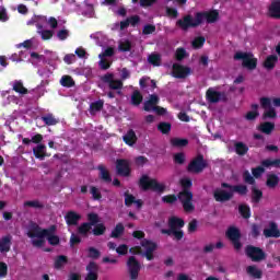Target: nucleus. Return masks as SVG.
Listing matches in <instances>:
<instances>
[{
    "label": "nucleus",
    "mask_w": 280,
    "mask_h": 280,
    "mask_svg": "<svg viewBox=\"0 0 280 280\" xmlns=\"http://www.w3.org/2000/svg\"><path fill=\"white\" fill-rule=\"evenodd\" d=\"M67 264H69V258L65 255H59L55 259L54 268L55 270H62Z\"/></svg>",
    "instance_id": "obj_33"
},
{
    "label": "nucleus",
    "mask_w": 280,
    "mask_h": 280,
    "mask_svg": "<svg viewBox=\"0 0 280 280\" xmlns=\"http://www.w3.org/2000/svg\"><path fill=\"white\" fill-rule=\"evenodd\" d=\"M142 102H143V95L141 94V92L138 90L133 91V93L131 94L132 106H140Z\"/></svg>",
    "instance_id": "obj_42"
},
{
    "label": "nucleus",
    "mask_w": 280,
    "mask_h": 280,
    "mask_svg": "<svg viewBox=\"0 0 280 280\" xmlns=\"http://www.w3.org/2000/svg\"><path fill=\"white\" fill-rule=\"evenodd\" d=\"M259 103H260V108L265 110L262 114V119H275L277 117V109L272 107V104L277 108H280L279 97L270 98L268 96H262L259 98Z\"/></svg>",
    "instance_id": "obj_2"
},
{
    "label": "nucleus",
    "mask_w": 280,
    "mask_h": 280,
    "mask_svg": "<svg viewBox=\"0 0 280 280\" xmlns=\"http://www.w3.org/2000/svg\"><path fill=\"white\" fill-rule=\"evenodd\" d=\"M197 15H200V25H202L203 21H207V23H215L218 19H220V12H218V10L198 12Z\"/></svg>",
    "instance_id": "obj_19"
},
{
    "label": "nucleus",
    "mask_w": 280,
    "mask_h": 280,
    "mask_svg": "<svg viewBox=\"0 0 280 280\" xmlns=\"http://www.w3.org/2000/svg\"><path fill=\"white\" fill-rule=\"evenodd\" d=\"M138 140L139 138L137 137V133L132 129H129L127 133L122 136V141L124 143H126V145L132 147L135 145V143H137Z\"/></svg>",
    "instance_id": "obj_24"
},
{
    "label": "nucleus",
    "mask_w": 280,
    "mask_h": 280,
    "mask_svg": "<svg viewBox=\"0 0 280 280\" xmlns=\"http://www.w3.org/2000/svg\"><path fill=\"white\" fill-rule=\"evenodd\" d=\"M118 49L119 51H130L132 49V43H130V40L121 42L118 45Z\"/></svg>",
    "instance_id": "obj_61"
},
{
    "label": "nucleus",
    "mask_w": 280,
    "mask_h": 280,
    "mask_svg": "<svg viewBox=\"0 0 280 280\" xmlns=\"http://www.w3.org/2000/svg\"><path fill=\"white\" fill-rule=\"evenodd\" d=\"M91 229H93V226L84 222L78 228V233L79 235H83V237H86V235H89V233L91 232Z\"/></svg>",
    "instance_id": "obj_48"
},
{
    "label": "nucleus",
    "mask_w": 280,
    "mask_h": 280,
    "mask_svg": "<svg viewBox=\"0 0 280 280\" xmlns=\"http://www.w3.org/2000/svg\"><path fill=\"white\" fill-rule=\"evenodd\" d=\"M264 235H265V237L279 238L280 237L279 225L275 221H271L269 223V228L264 230Z\"/></svg>",
    "instance_id": "obj_21"
},
{
    "label": "nucleus",
    "mask_w": 280,
    "mask_h": 280,
    "mask_svg": "<svg viewBox=\"0 0 280 280\" xmlns=\"http://www.w3.org/2000/svg\"><path fill=\"white\" fill-rule=\"evenodd\" d=\"M24 207H30L31 209H45V205L39 200H27L24 202Z\"/></svg>",
    "instance_id": "obj_49"
},
{
    "label": "nucleus",
    "mask_w": 280,
    "mask_h": 280,
    "mask_svg": "<svg viewBox=\"0 0 280 280\" xmlns=\"http://www.w3.org/2000/svg\"><path fill=\"white\" fill-rule=\"evenodd\" d=\"M261 234V232L259 231V225L256 223L252 224V232H250V236L254 240H257V237H259V235Z\"/></svg>",
    "instance_id": "obj_64"
},
{
    "label": "nucleus",
    "mask_w": 280,
    "mask_h": 280,
    "mask_svg": "<svg viewBox=\"0 0 280 280\" xmlns=\"http://www.w3.org/2000/svg\"><path fill=\"white\" fill-rule=\"evenodd\" d=\"M101 80L104 82V84H108V89H110V91H118V95H121L124 82L121 80H115L114 73H106L103 77H101Z\"/></svg>",
    "instance_id": "obj_10"
},
{
    "label": "nucleus",
    "mask_w": 280,
    "mask_h": 280,
    "mask_svg": "<svg viewBox=\"0 0 280 280\" xmlns=\"http://www.w3.org/2000/svg\"><path fill=\"white\" fill-rule=\"evenodd\" d=\"M246 273L248 277H252V279H261L264 277V271L255 265L248 266L246 268Z\"/></svg>",
    "instance_id": "obj_28"
},
{
    "label": "nucleus",
    "mask_w": 280,
    "mask_h": 280,
    "mask_svg": "<svg viewBox=\"0 0 280 280\" xmlns=\"http://www.w3.org/2000/svg\"><path fill=\"white\" fill-rule=\"evenodd\" d=\"M206 38L202 37V36H199V37H196L194 40H192V47L194 49H200L205 43H206Z\"/></svg>",
    "instance_id": "obj_58"
},
{
    "label": "nucleus",
    "mask_w": 280,
    "mask_h": 280,
    "mask_svg": "<svg viewBox=\"0 0 280 280\" xmlns=\"http://www.w3.org/2000/svg\"><path fill=\"white\" fill-rule=\"evenodd\" d=\"M88 257L90 259H100V257H102V253L100 252V249H97L95 247H89L88 248Z\"/></svg>",
    "instance_id": "obj_54"
},
{
    "label": "nucleus",
    "mask_w": 280,
    "mask_h": 280,
    "mask_svg": "<svg viewBox=\"0 0 280 280\" xmlns=\"http://www.w3.org/2000/svg\"><path fill=\"white\" fill-rule=\"evenodd\" d=\"M13 91L15 93H19V95H27L30 93V91L27 90V88H25V85H23V81L21 80L13 81Z\"/></svg>",
    "instance_id": "obj_32"
},
{
    "label": "nucleus",
    "mask_w": 280,
    "mask_h": 280,
    "mask_svg": "<svg viewBox=\"0 0 280 280\" xmlns=\"http://www.w3.org/2000/svg\"><path fill=\"white\" fill-rule=\"evenodd\" d=\"M279 165H280L279 159H276V160L266 159L261 161V167H279Z\"/></svg>",
    "instance_id": "obj_50"
},
{
    "label": "nucleus",
    "mask_w": 280,
    "mask_h": 280,
    "mask_svg": "<svg viewBox=\"0 0 280 280\" xmlns=\"http://www.w3.org/2000/svg\"><path fill=\"white\" fill-rule=\"evenodd\" d=\"M12 248V235L7 234L0 237V253H10Z\"/></svg>",
    "instance_id": "obj_22"
},
{
    "label": "nucleus",
    "mask_w": 280,
    "mask_h": 280,
    "mask_svg": "<svg viewBox=\"0 0 280 280\" xmlns=\"http://www.w3.org/2000/svg\"><path fill=\"white\" fill-rule=\"evenodd\" d=\"M258 116H259V110H250V112H247V114L245 115V119L247 121H255Z\"/></svg>",
    "instance_id": "obj_63"
},
{
    "label": "nucleus",
    "mask_w": 280,
    "mask_h": 280,
    "mask_svg": "<svg viewBox=\"0 0 280 280\" xmlns=\"http://www.w3.org/2000/svg\"><path fill=\"white\" fill-rule=\"evenodd\" d=\"M177 199L179 200L185 213H194V211H196V206L194 205V192L191 190H180L177 194Z\"/></svg>",
    "instance_id": "obj_6"
},
{
    "label": "nucleus",
    "mask_w": 280,
    "mask_h": 280,
    "mask_svg": "<svg viewBox=\"0 0 280 280\" xmlns=\"http://www.w3.org/2000/svg\"><path fill=\"white\" fill-rule=\"evenodd\" d=\"M88 224H90V226H95L96 224H100V215L95 212H91L88 214Z\"/></svg>",
    "instance_id": "obj_53"
},
{
    "label": "nucleus",
    "mask_w": 280,
    "mask_h": 280,
    "mask_svg": "<svg viewBox=\"0 0 280 280\" xmlns=\"http://www.w3.org/2000/svg\"><path fill=\"white\" fill-rule=\"evenodd\" d=\"M154 32H156V26L154 24H147L142 28V34L144 36H148L150 34H154Z\"/></svg>",
    "instance_id": "obj_60"
},
{
    "label": "nucleus",
    "mask_w": 280,
    "mask_h": 280,
    "mask_svg": "<svg viewBox=\"0 0 280 280\" xmlns=\"http://www.w3.org/2000/svg\"><path fill=\"white\" fill-rule=\"evenodd\" d=\"M235 194L238 196H246L248 194V186L244 184L231 185L226 182L221 183V188H215L212 192L215 202H229L233 200Z\"/></svg>",
    "instance_id": "obj_1"
},
{
    "label": "nucleus",
    "mask_w": 280,
    "mask_h": 280,
    "mask_svg": "<svg viewBox=\"0 0 280 280\" xmlns=\"http://www.w3.org/2000/svg\"><path fill=\"white\" fill-rule=\"evenodd\" d=\"M126 231L124 223H117L114 230L110 233V237L118 240V237Z\"/></svg>",
    "instance_id": "obj_41"
},
{
    "label": "nucleus",
    "mask_w": 280,
    "mask_h": 280,
    "mask_svg": "<svg viewBox=\"0 0 280 280\" xmlns=\"http://www.w3.org/2000/svg\"><path fill=\"white\" fill-rule=\"evenodd\" d=\"M187 58V50L183 47H179L175 51V59L180 62Z\"/></svg>",
    "instance_id": "obj_55"
},
{
    "label": "nucleus",
    "mask_w": 280,
    "mask_h": 280,
    "mask_svg": "<svg viewBox=\"0 0 280 280\" xmlns=\"http://www.w3.org/2000/svg\"><path fill=\"white\" fill-rule=\"evenodd\" d=\"M243 180L246 185H255L256 180L255 177L250 175V172L244 171L243 172Z\"/></svg>",
    "instance_id": "obj_57"
},
{
    "label": "nucleus",
    "mask_w": 280,
    "mask_h": 280,
    "mask_svg": "<svg viewBox=\"0 0 280 280\" xmlns=\"http://www.w3.org/2000/svg\"><path fill=\"white\" fill-rule=\"evenodd\" d=\"M104 108V100H98L90 104V113L93 115V113H100Z\"/></svg>",
    "instance_id": "obj_43"
},
{
    "label": "nucleus",
    "mask_w": 280,
    "mask_h": 280,
    "mask_svg": "<svg viewBox=\"0 0 280 280\" xmlns=\"http://www.w3.org/2000/svg\"><path fill=\"white\" fill-rule=\"evenodd\" d=\"M200 15H198V13H196L195 19L191 15H185L183 18V20H178L176 22L177 27H180V30H183L184 32H187V30H189V27H198V25H200Z\"/></svg>",
    "instance_id": "obj_9"
},
{
    "label": "nucleus",
    "mask_w": 280,
    "mask_h": 280,
    "mask_svg": "<svg viewBox=\"0 0 280 280\" xmlns=\"http://www.w3.org/2000/svg\"><path fill=\"white\" fill-rule=\"evenodd\" d=\"M258 130L264 135H272V130H275V122H262L259 125Z\"/></svg>",
    "instance_id": "obj_35"
},
{
    "label": "nucleus",
    "mask_w": 280,
    "mask_h": 280,
    "mask_svg": "<svg viewBox=\"0 0 280 280\" xmlns=\"http://www.w3.org/2000/svg\"><path fill=\"white\" fill-rule=\"evenodd\" d=\"M209 167V163L205 160V155L198 154L187 165L186 172L188 174H202Z\"/></svg>",
    "instance_id": "obj_5"
},
{
    "label": "nucleus",
    "mask_w": 280,
    "mask_h": 280,
    "mask_svg": "<svg viewBox=\"0 0 280 280\" xmlns=\"http://www.w3.org/2000/svg\"><path fill=\"white\" fill-rule=\"evenodd\" d=\"M60 84L66 89H72V86H75V81L71 75L66 74L61 77Z\"/></svg>",
    "instance_id": "obj_38"
},
{
    "label": "nucleus",
    "mask_w": 280,
    "mask_h": 280,
    "mask_svg": "<svg viewBox=\"0 0 280 280\" xmlns=\"http://www.w3.org/2000/svg\"><path fill=\"white\" fill-rule=\"evenodd\" d=\"M173 161L175 165H185V161H187V156L184 152H178L173 155Z\"/></svg>",
    "instance_id": "obj_46"
},
{
    "label": "nucleus",
    "mask_w": 280,
    "mask_h": 280,
    "mask_svg": "<svg viewBox=\"0 0 280 280\" xmlns=\"http://www.w3.org/2000/svg\"><path fill=\"white\" fill-rule=\"evenodd\" d=\"M42 121H44L46 126H56L60 122L58 118L54 117V114H47L45 116H42Z\"/></svg>",
    "instance_id": "obj_39"
},
{
    "label": "nucleus",
    "mask_w": 280,
    "mask_h": 280,
    "mask_svg": "<svg viewBox=\"0 0 280 280\" xmlns=\"http://www.w3.org/2000/svg\"><path fill=\"white\" fill-rule=\"evenodd\" d=\"M127 268L131 280L139 279V272H141V262L137 260V257L130 256L128 258Z\"/></svg>",
    "instance_id": "obj_12"
},
{
    "label": "nucleus",
    "mask_w": 280,
    "mask_h": 280,
    "mask_svg": "<svg viewBox=\"0 0 280 280\" xmlns=\"http://www.w3.org/2000/svg\"><path fill=\"white\" fill-rule=\"evenodd\" d=\"M172 69H173L172 75L177 80H185V78H188V75H191V68L187 66H183L180 63H173Z\"/></svg>",
    "instance_id": "obj_13"
},
{
    "label": "nucleus",
    "mask_w": 280,
    "mask_h": 280,
    "mask_svg": "<svg viewBox=\"0 0 280 280\" xmlns=\"http://www.w3.org/2000/svg\"><path fill=\"white\" fill-rule=\"evenodd\" d=\"M277 62H279V57L277 55H270L265 59L262 67L267 71H272L277 67Z\"/></svg>",
    "instance_id": "obj_26"
},
{
    "label": "nucleus",
    "mask_w": 280,
    "mask_h": 280,
    "mask_svg": "<svg viewBox=\"0 0 280 280\" xmlns=\"http://www.w3.org/2000/svg\"><path fill=\"white\" fill-rule=\"evenodd\" d=\"M162 201H164L166 205H174V202L178 201V195H166L162 197Z\"/></svg>",
    "instance_id": "obj_59"
},
{
    "label": "nucleus",
    "mask_w": 280,
    "mask_h": 280,
    "mask_svg": "<svg viewBox=\"0 0 280 280\" xmlns=\"http://www.w3.org/2000/svg\"><path fill=\"white\" fill-rule=\"evenodd\" d=\"M183 226H185V220L177 217H172L168 219V229L178 230L183 229Z\"/></svg>",
    "instance_id": "obj_29"
},
{
    "label": "nucleus",
    "mask_w": 280,
    "mask_h": 280,
    "mask_svg": "<svg viewBox=\"0 0 280 280\" xmlns=\"http://www.w3.org/2000/svg\"><path fill=\"white\" fill-rule=\"evenodd\" d=\"M245 255L254 262L264 261V259H266V252L255 245H247L245 247Z\"/></svg>",
    "instance_id": "obj_8"
},
{
    "label": "nucleus",
    "mask_w": 280,
    "mask_h": 280,
    "mask_svg": "<svg viewBox=\"0 0 280 280\" xmlns=\"http://www.w3.org/2000/svg\"><path fill=\"white\" fill-rule=\"evenodd\" d=\"M264 172H266V168H264V166H257L252 168V174L254 178H261Z\"/></svg>",
    "instance_id": "obj_62"
},
{
    "label": "nucleus",
    "mask_w": 280,
    "mask_h": 280,
    "mask_svg": "<svg viewBox=\"0 0 280 280\" xmlns=\"http://www.w3.org/2000/svg\"><path fill=\"white\" fill-rule=\"evenodd\" d=\"M264 198V191L261 189L257 188V186L252 187V202L254 205H259L261 202V199Z\"/></svg>",
    "instance_id": "obj_30"
},
{
    "label": "nucleus",
    "mask_w": 280,
    "mask_h": 280,
    "mask_svg": "<svg viewBox=\"0 0 280 280\" xmlns=\"http://www.w3.org/2000/svg\"><path fill=\"white\" fill-rule=\"evenodd\" d=\"M47 147L45 144H38L33 149V154L35 159H39V161H45L46 156H49L46 152Z\"/></svg>",
    "instance_id": "obj_25"
},
{
    "label": "nucleus",
    "mask_w": 280,
    "mask_h": 280,
    "mask_svg": "<svg viewBox=\"0 0 280 280\" xmlns=\"http://www.w3.org/2000/svg\"><path fill=\"white\" fill-rule=\"evenodd\" d=\"M139 187L142 189V191H149V189L152 191H158L159 194H163V191H165L164 184H160L156 179H151L148 175H142L140 177Z\"/></svg>",
    "instance_id": "obj_4"
},
{
    "label": "nucleus",
    "mask_w": 280,
    "mask_h": 280,
    "mask_svg": "<svg viewBox=\"0 0 280 280\" xmlns=\"http://www.w3.org/2000/svg\"><path fill=\"white\" fill-rule=\"evenodd\" d=\"M65 220L68 226H78V222L82 220V215L73 210H70L66 213Z\"/></svg>",
    "instance_id": "obj_20"
},
{
    "label": "nucleus",
    "mask_w": 280,
    "mask_h": 280,
    "mask_svg": "<svg viewBox=\"0 0 280 280\" xmlns=\"http://www.w3.org/2000/svg\"><path fill=\"white\" fill-rule=\"evenodd\" d=\"M234 150L238 156H246L248 154V145L242 141L234 142Z\"/></svg>",
    "instance_id": "obj_31"
},
{
    "label": "nucleus",
    "mask_w": 280,
    "mask_h": 280,
    "mask_svg": "<svg viewBox=\"0 0 280 280\" xmlns=\"http://www.w3.org/2000/svg\"><path fill=\"white\" fill-rule=\"evenodd\" d=\"M90 194H91L93 200H102V191L96 186L90 187Z\"/></svg>",
    "instance_id": "obj_56"
},
{
    "label": "nucleus",
    "mask_w": 280,
    "mask_h": 280,
    "mask_svg": "<svg viewBox=\"0 0 280 280\" xmlns=\"http://www.w3.org/2000/svg\"><path fill=\"white\" fill-rule=\"evenodd\" d=\"M156 104H159V96L156 94H151L150 98L143 104V110L150 113L156 108Z\"/></svg>",
    "instance_id": "obj_23"
},
{
    "label": "nucleus",
    "mask_w": 280,
    "mask_h": 280,
    "mask_svg": "<svg viewBox=\"0 0 280 280\" xmlns=\"http://www.w3.org/2000/svg\"><path fill=\"white\" fill-rule=\"evenodd\" d=\"M234 60H242L243 67L249 71L257 69V58L252 52L237 51L234 55Z\"/></svg>",
    "instance_id": "obj_7"
},
{
    "label": "nucleus",
    "mask_w": 280,
    "mask_h": 280,
    "mask_svg": "<svg viewBox=\"0 0 280 280\" xmlns=\"http://www.w3.org/2000/svg\"><path fill=\"white\" fill-rule=\"evenodd\" d=\"M47 233L45 234V237L50 244V246H58L60 244V236L56 235V231H58V226L56 224L50 225L48 229H46Z\"/></svg>",
    "instance_id": "obj_16"
},
{
    "label": "nucleus",
    "mask_w": 280,
    "mask_h": 280,
    "mask_svg": "<svg viewBox=\"0 0 280 280\" xmlns=\"http://www.w3.org/2000/svg\"><path fill=\"white\" fill-rule=\"evenodd\" d=\"M279 180L277 174H268L266 185L269 189H275L279 185Z\"/></svg>",
    "instance_id": "obj_37"
},
{
    "label": "nucleus",
    "mask_w": 280,
    "mask_h": 280,
    "mask_svg": "<svg viewBox=\"0 0 280 280\" xmlns=\"http://www.w3.org/2000/svg\"><path fill=\"white\" fill-rule=\"evenodd\" d=\"M116 172L118 176L128 178V176H130L132 172V170L130 168V162L126 159L116 160Z\"/></svg>",
    "instance_id": "obj_14"
},
{
    "label": "nucleus",
    "mask_w": 280,
    "mask_h": 280,
    "mask_svg": "<svg viewBox=\"0 0 280 280\" xmlns=\"http://www.w3.org/2000/svg\"><path fill=\"white\" fill-rule=\"evenodd\" d=\"M148 62L153 65V67H161V55L159 54H151L148 57Z\"/></svg>",
    "instance_id": "obj_51"
},
{
    "label": "nucleus",
    "mask_w": 280,
    "mask_h": 280,
    "mask_svg": "<svg viewBox=\"0 0 280 280\" xmlns=\"http://www.w3.org/2000/svg\"><path fill=\"white\" fill-rule=\"evenodd\" d=\"M45 235H47V229H42L38 224H34L27 232V237L32 240V246L35 248L45 246ZM34 237H37V240H34Z\"/></svg>",
    "instance_id": "obj_3"
},
{
    "label": "nucleus",
    "mask_w": 280,
    "mask_h": 280,
    "mask_svg": "<svg viewBox=\"0 0 280 280\" xmlns=\"http://www.w3.org/2000/svg\"><path fill=\"white\" fill-rule=\"evenodd\" d=\"M158 130L162 132V135H170V132H172V124L162 121L158 125Z\"/></svg>",
    "instance_id": "obj_45"
},
{
    "label": "nucleus",
    "mask_w": 280,
    "mask_h": 280,
    "mask_svg": "<svg viewBox=\"0 0 280 280\" xmlns=\"http://www.w3.org/2000/svg\"><path fill=\"white\" fill-rule=\"evenodd\" d=\"M238 212L244 220H248V218H250V207L248 205H240Z\"/></svg>",
    "instance_id": "obj_44"
},
{
    "label": "nucleus",
    "mask_w": 280,
    "mask_h": 280,
    "mask_svg": "<svg viewBox=\"0 0 280 280\" xmlns=\"http://www.w3.org/2000/svg\"><path fill=\"white\" fill-rule=\"evenodd\" d=\"M226 237L232 242L235 250L242 249V232H240V229L235 226H230L228 231L225 232Z\"/></svg>",
    "instance_id": "obj_11"
},
{
    "label": "nucleus",
    "mask_w": 280,
    "mask_h": 280,
    "mask_svg": "<svg viewBox=\"0 0 280 280\" xmlns=\"http://www.w3.org/2000/svg\"><path fill=\"white\" fill-rule=\"evenodd\" d=\"M141 246L145 249V253H143L142 256L145 257L148 261H152V259H154V250H156V243L143 240Z\"/></svg>",
    "instance_id": "obj_18"
},
{
    "label": "nucleus",
    "mask_w": 280,
    "mask_h": 280,
    "mask_svg": "<svg viewBox=\"0 0 280 280\" xmlns=\"http://www.w3.org/2000/svg\"><path fill=\"white\" fill-rule=\"evenodd\" d=\"M269 14L272 19H280V0L271 3Z\"/></svg>",
    "instance_id": "obj_34"
},
{
    "label": "nucleus",
    "mask_w": 280,
    "mask_h": 280,
    "mask_svg": "<svg viewBox=\"0 0 280 280\" xmlns=\"http://www.w3.org/2000/svg\"><path fill=\"white\" fill-rule=\"evenodd\" d=\"M98 170V178L103 180V183H113V177L110 176V172L106 170V166L103 164L97 166Z\"/></svg>",
    "instance_id": "obj_27"
},
{
    "label": "nucleus",
    "mask_w": 280,
    "mask_h": 280,
    "mask_svg": "<svg viewBox=\"0 0 280 280\" xmlns=\"http://www.w3.org/2000/svg\"><path fill=\"white\" fill-rule=\"evenodd\" d=\"M86 276L84 280H97L100 279V266L95 261H90L86 267Z\"/></svg>",
    "instance_id": "obj_17"
},
{
    "label": "nucleus",
    "mask_w": 280,
    "mask_h": 280,
    "mask_svg": "<svg viewBox=\"0 0 280 280\" xmlns=\"http://www.w3.org/2000/svg\"><path fill=\"white\" fill-rule=\"evenodd\" d=\"M171 145L173 148H187V145H189V140L186 138H172Z\"/></svg>",
    "instance_id": "obj_36"
},
{
    "label": "nucleus",
    "mask_w": 280,
    "mask_h": 280,
    "mask_svg": "<svg viewBox=\"0 0 280 280\" xmlns=\"http://www.w3.org/2000/svg\"><path fill=\"white\" fill-rule=\"evenodd\" d=\"M124 198H125V207H132V205H135V201L137 200V197L130 194L129 190L124 192Z\"/></svg>",
    "instance_id": "obj_47"
},
{
    "label": "nucleus",
    "mask_w": 280,
    "mask_h": 280,
    "mask_svg": "<svg viewBox=\"0 0 280 280\" xmlns=\"http://www.w3.org/2000/svg\"><path fill=\"white\" fill-rule=\"evenodd\" d=\"M206 98L209 104H218V102H228V97L224 93L208 89L206 92Z\"/></svg>",
    "instance_id": "obj_15"
},
{
    "label": "nucleus",
    "mask_w": 280,
    "mask_h": 280,
    "mask_svg": "<svg viewBox=\"0 0 280 280\" xmlns=\"http://www.w3.org/2000/svg\"><path fill=\"white\" fill-rule=\"evenodd\" d=\"M179 185L182 187V191H191V187H194V182L189 177H184L179 180Z\"/></svg>",
    "instance_id": "obj_40"
},
{
    "label": "nucleus",
    "mask_w": 280,
    "mask_h": 280,
    "mask_svg": "<svg viewBox=\"0 0 280 280\" xmlns=\"http://www.w3.org/2000/svg\"><path fill=\"white\" fill-rule=\"evenodd\" d=\"M92 233L96 237H100V235H104V233H106V225H104V223H98V224L96 223Z\"/></svg>",
    "instance_id": "obj_52"
}]
</instances>
